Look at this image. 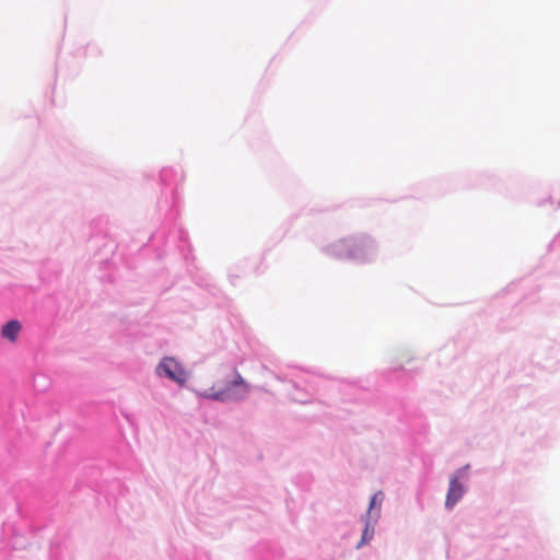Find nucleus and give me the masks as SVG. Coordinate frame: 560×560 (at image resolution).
I'll list each match as a JSON object with an SVG mask.
<instances>
[{
	"label": "nucleus",
	"instance_id": "nucleus-7",
	"mask_svg": "<svg viewBox=\"0 0 560 560\" xmlns=\"http://www.w3.org/2000/svg\"><path fill=\"white\" fill-rule=\"evenodd\" d=\"M378 501V504H381V501H382V493L378 492V493H375L372 498H371V501H370V506H369V511H368V515L371 514V511L374 509V506L376 505Z\"/></svg>",
	"mask_w": 560,
	"mask_h": 560
},
{
	"label": "nucleus",
	"instance_id": "nucleus-4",
	"mask_svg": "<svg viewBox=\"0 0 560 560\" xmlns=\"http://www.w3.org/2000/svg\"><path fill=\"white\" fill-rule=\"evenodd\" d=\"M21 323L19 320L8 322L1 329V336L11 342L15 341L21 330Z\"/></svg>",
	"mask_w": 560,
	"mask_h": 560
},
{
	"label": "nucleus",
	"instance_id": "nucleus-6",
	"mask_svg": "<svg viewBox=\"0 0 560 560\" xmlns=\"http://www.w3.org/2000/svg\"><path fill=\"white\" fill-rule=\"evenodd\" d=\"M373 534H374V528L371 526L370 521L368 520L365 523V528L362 534V538H361L360 542L358 544L357 548H360L362 545L370 541L373 537Z\"/></svg>",
	"mask_w": 560,
	"mask_h": 560
},
{
	"label": "nucleus",
	"instance_id": "nucleus-1",
	"mask_svg": "<svg viewBox=\"0 0 560 560\" xmlns=\"http://www.w3.org/2000/svg\"><path fill=\"white\" fill-rule=\"evenodd\" d=\"M249 390V385L242 375L235 371L233 377L228 381L224 386L219 387L218 390L209 394L208 397L221 401L243 400L247 397Z\"/></svg>",
	"mask_w": 560,
	"mask_h": 560
},
{
	"label": "nucleus",
	"instance_id": "nucleus-3",
	"mask_svg": "<svg viewBox=\"0 0 560 560\" xmlns=\"http://www.w3.org/2000/svg\"><path fill=\"white\" fill-rule=\"evenodd\" d=\"M463 494V485L458 481L457 477H452L450 479V487L445 500L446 508H453L460 500Z\"/></svg>",
	"mask_w": 560,
	"mask_h": 560
},
{
	"label": "nucleus",
	"instance_id": "nucleus-5",
	"mask_svg": "<svg viewBox=\"0 0 560 560\" xmlns=\"http://www.w3.org/2000/svg\"><path fill=\"white\" fill-rule=\"evenodd\" d=\"M351 249V255L358 257L359 254L371 247V242L365 238L352 241L351 244L347 245Z\"/></svg>",
	"mask_w": 560,
	"mask_h": 560
},
{
	"label": "nucleus",
	"instance_id": "nucleus-2",
	"mask_svg": "<svg viewBox=\"0 0 560 560\" xmlns=\"http://www.w3.org/2000/svg\"><path fill=\"white\" fill-rule=\"evenodd\" d=\"M158 372L160 374L163 373L165 376L179 384H184L186 382L187 375L185 370L173 358H164L158 366Z\"/></svg>",
	"mask_w": 560,
	"mask_h": 560
}]
</instances>
